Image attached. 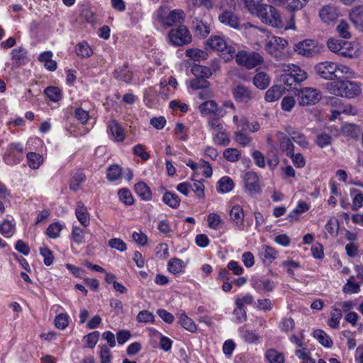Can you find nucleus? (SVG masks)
<instances>
[{
	"label": "nucleus",
	"instance_id": "f257e3e1",
	"mask_svg": "<svg viewBox=\"0 0 363 363\" xmlns=\"http://www.w3.org/2000/svg\"><path fill=\"white\" fill-rule=\"evenodd\" d=\"M259 32V33L257 34V36L267 38L264 49L268 54L277 60H284L287 57L285 52V49L288 45L286 40L277 36L270 37L268 31L265 29H260Z\"/></svg>",
	"mask_w": 363,
	"mask_h": 363
},
{
	"label": "nucleus",
	"instance_id": "f03ea898",
	"mask_svg": "<svg viewBox=\"0 0 363 363\" xmlns=\"http://www.w3.org/2000/svg\"><path fill=\"white\" fill-rule=\"evenodd\" d=\"M260 20L275 28H281L283 23L278 11L272 6L262 4L255 9Z\"/></svg>",
	"mask_w": 363,
	"mask_h": 363
},
{
	"label": "nucleus",
	"instance_id": "7ed1b4c3",
	"mask_svg": "<svg viewBox=\"0 0 363 363\" xmlns=\"http://www.w3.org/2000/svg\"><path fill=\"white\" fill-rule=\"evenodd\" d=\"M157 19L164 27H171L174 24L181 23L184 18L182 10H173L169 11L165 7H160L157 11Z\"/></svg>",
	"mask_w": 363,
	"mask_h": 363
},
{
	"label": "nucleus",
	"instance_id": "20e7f679",
	"mask_svg": "<svg viewBox=\"0 0 363 363\" xmlns=\"http://www.w3.org/2000/svg\"><path fill=\"white\" fill-rule=\"evenodd\" d=\"M295 95L301 106L315 105L321 99L320 91L312 87L296 89Z\"/></svg>",
	"mask_w": 363,
	"mask_h": 363
},
{
	"label": "nucleus",
	"instance_id": "39448f33",
	"mask_svg": "<svg viewBox=\"0 0 363 363\" xmlns=\"http://www.w3.org/2000/svg\"><path fill=\"white\" fill-rule=\"evenodd\" d=\"M235 61L238 65L250 69L261 65L264 59L256 52L240 51L235 55Z\"/></svg>",
	"mask_w": 363,
	"mask_h": 363
},
{
	"label": "nucleus",
	"instance_id": "423d86ee",
	"mask_svg": "<svg viewBox=\"0 0 363 363\" xmlns=\"http://www.w3.org/2000/svg\"><path fill=\"white\" fill-rule=\"evenodd\" d=\"M171 43L176 46H182L191 42V35L185 26H179L172 29L168 35Z\"/></svg>",
	"mask_w": 363,
	"mask_h": 363
},
{
	"label": "nucleus",
	"instance_id": "0eeeda50",
	"mask_svg": "<svg viewBox=\"0 0 363 363\" xmlns=\"http://www.w3.org/2000/svg\"><path fill=\"white\" fill-rule=\"evenodd\" d=\"M337 69H338L337 64L330 61L322 62L315 65L318 74L327 80L340 77L337 74Z\"/></svg>",
	"mask_w": 363,
	"mask_h": 363
},
{
	"label": "nucleus",
	"instance_id": "6e6552de",
	"mask_svg": "<svg viewBox=\"0 0 363 363\" xmlns=\"http://www.w3.org/2000/svg\"><path fill=\"white\" fill-rule=\"evenodd\" d=\"M294 51L298 55L306 57H313L319 52L317 43L313 40L306 39L294 45Z\"/></svg>",
	"mask_w": 363,
	"mask_h": 363
},
{
	"label": "nucleus",
	"instance_id": "1a4fd4ad",
	"mask_svg": "<svg viewBox=\"0 0 363 363\" xmlns=\"http://www.w3.org/2000/svg\"><path fill=\"white\" fill-rule=\"evenodd\" d=\"M207 45L210 48L216 50L219 52L225 51L230 55V57L235 54V49L230 45H228L225 40L220 35L211 36L207 40Z\"/></svg>",
	"mask_w": 363,
	"mask_h": 363
},
{
	"label": "nucleus",
	"instance_id": "9d476101",
	"mask_svg": "<svg viewBox=\"0 0 363 363\" xmlns=\"http://www.w3.org/2000/svg\"><path fill=\"white\" fill-rule=\"evenodd\" d=\"M199 109L203 115L213 114L218 117H223L225 115V111L222 108L218 107L216 102L213 100L203 102L199 105Z\"/></svg>",
	"mask_w": 363,
	"mask_h": 363
},
{
	"label": "nucleus",
	"instance_id": "9b49d317",
	"mask_svg": "<svg viewBox=\"0 0 363 363\" xmlns=\"http://www.w3.org/2000/svg\"><path fill=\"white\" fill-rule=\"evenodd\" d=\"M244 181L245 189L250 194H254L260 191L259 178L256 172H246L244 176Z\"/></svg>",
	"mask_w": 363,
	"mask_h": 363
},
{
	"label": "nucleus",
	"instance_id": "f8f14e48",
	"mask_svg": "<svg viewBox=\"0 0 363 363\" xmlns=\"http://www.w3.org/2000/svg\"><path fill=\"white\" fill-rule=\"evenodd\" d=\"M284 131L291 138V140L300 145L302 148L307 149L309 143L305 135L291 125L284 127Z\"/></svg>",
	"mask_w": 363,
	"mask_h": 363
},
{
	"label": "nucleus",
	"instance_id": "ddd939ff",
	"mask_svg": "<svg viewBox=\"0 0 363 363\" xmlns=\"http://www.w3.org/2000/svg\"><path fill=\"white\" fill-rule=\"evenodd\" d=\"M319 16L323 22L329 23L335 21L338 18L340 12L336 6L328 5L321 9Z\"/></svg>",
	"mask_w": 363,
	"mask_h": 363
},
{
	"label": "nucleus",
	"instance_id": "4468645a",
	"mask_svg": "<svg viewBox=\"0 0 363 363\" xmlns=\"http://www.w3.org/2000/svg\"><path fill=\"white\" fill-rule=\"evenodd\" d=\"M308 0H274L273 3L277 6H284L289 11H296L303 8Z\"/></svg>",
	"mask_w": 363,
	"mask_h": 363
},
{
	"label": "nucleus",
	"instance_id": "2eb2a0df",
	"mask_svg": "<svg viewBox=\"0 0 363 363\" xmlns=\"http://www.w3.org/2000/svg\"><path fill=\"white\" fill-rule=\"evenodd\" d=\"M232 93L235 99L238 102L247 103L252 98L251 91L243 85L235 86L232 90Z\"/></svg>",
	"mask_w": 363,
	"mask_h": 363
},
{
	"label": "nucleus",
	"instance_id": "dca6fc26",
	"mask_svg": "<svg viewBox=\"0 0 363 363\" xmlns=\"http://www.w3.org/2000/svg\"><path fill=\"white\" fill-rule=\"evenodd\" d=\"M282 70L283 72H289V74H291L294 78L296 83L302 82L307 78L306 72L298 66L293 64L283 65Z\"/></svg>",
	"mask_w": 363,
	"mask_h": 363
},
{
	"label": "nucleus",
	"instance_id": "f3484780",
	"mask_svg": "<svg viewBox=\"0 0 363 363\" xmlns=\"http://www.w3.org/2000/svg\"><path fill=\"white\" fill-rule=\"evenodd\" d=\"M277 136L279 139L280 149L284 152L287 156L294 152L295 146L293 144L291 138L286 132L284 133L278 131L277 133Z\"/></svg>",
	"mask_w": 363,
	"mask_h": 363
},
{
	"label": "nucleus",
	"instance_id": "a211bd4d",
	"mask_svg": "<svg viewBox=\"0 0 363 363\" xmlns=\"http://www.w3.org/2000/svg\"><path fill=\"white\" fill-rule=\"evenodd\" d=\"M339 79L328 82L325 85L326 90L330 94H333L337 96L345 97V89L346 80L341 79L340 77Z\"/></svg>",
	"mask_w": 363,
	"mask_h": 363
},
{
	"label": "nucleus",
	"instance_id": "6ab92c4d",
	"mask_svg": "<svg viewBox=\"0 0 363 363\" xmlns=\"http://www.w3.org/2000/svg\"><path fill=\"white\" fill-rule=\"evenodd\" d=\"M259 255L264 264L268 265L277 258L278 252L271 246L264 245L259 249Z\"/></svg>",
	"mask_w": 363,
	"mask_h": 363
},
{
	"label": "nucleus",
	"instance_id": "aec40b11",
	"mask_svg": "<svg viewBox=\"0 0 363 363\" xmlns=\"http://www.w3.org/2000/svg\"><path fill=\"white\" fill-rule=\"evenodd\" d=\"M349 16L350 21L355 28L363 31V5L352 9Z\"/></svg>",
	"mask_w": 363,
	"mask_h": 363
},
{
	"label": "nucleus",
	"instance_id": "412c9836",
	"mask_svg": "<svg viewBox=\"0 0 363 363\" xmlns=\"http://www.w3.org/2000/svg\"><path fill=\"white\" fill-rule=\"evenodd\" d=\"M230 220L238 227L239 229H242L244 223L245 213L242 208L236 205L234 206L230 211Z\"/></svg>",
	"mask_w": 363,
	"mask_h": 363
},
{
	"label": "nucleus",
	"instance_id": "4be33fe9",
	"mask_svg": "<svg viewBox=\"0 0 363 363\" xmlns=\"http://www.w3.org/2000/svg\"><path fill=\"white\" fill-rule=\"evenodd\" d=\"M75 214L77 216V218L80 222L82 225H83L84 227H86L89 224V214L87 211L86 207L84 206V204L79 201L77 203V207L75 209Z\"/></svg>",
	"mask_w": 363,
	"mask_h": 363
},
{
	"label": "nucleus",
	"instance_id": "5701e85b",
	"mask_svg": "<svg viewBox=\"0 0 363 363\" xmlns=\"http://www.w3.org/2000/svg\"><path fill=\"white\" fill-rule=\"evenodd\" d=\"M220 23L230 27L236 28L239 26L238 17L231 11H224L218 16Z\"/></svg>",
	"mask_w": 363,
	"mask_h": 363
},
{
	"label": "nucleus",
	"instance_id": "b1692460",
	"mask_svg": "<svg viewBox=\"0 0 363 363\" xmlns=\"http://www.w3.org/2000/svg\"><path fill=\"white\" fill-rule=\"evenodd\" d=\"M284 87L280 85H274L269 89L264 96L267 102H274L277 101L283 94Z\"/></svg>",
	"mask_w": 363,
	"mask_h": 363
},
{
	"label": "nucleus",
	"instance_id": "393cba45",
	"mask_svg": "<svg viewBox=\"0 0 363 363\" xmlns=\"http://www.w3.org/2000/svg\"><path fill=\"white\" fill-rule=\"evenodd\" d=\"M108 128L117 142H123L124 140V130L116 120H111L109 122Z\"/></svg>",
	"mask_w": 363,
	"mask_h": 363
},
{
	"label": "nucleus",
	"instance_id": "a878e982",
	"mask_svg": "<svg viewBox=\"0 0 363 363\" xmlns=\"http://www.w3.org/2000/svg\"><path fill=\"white\" fill-rule=\"evenodd\" d=\"M185 264L183 260L177 257L170 259L167 263V270L173 274L183 272Z\"/></svg>",
	"mask_w": 363,
	"mask_h": 363
},
{
	"label": "nucleus",
	"instance_id": "bb28decb",
	"mask_svg": "<svg viewBox=\"0 0 363 363\" xmlns=\"http://www.w3.org/2000/svg\"><path fill=\"white\" fill-rule=\"evenodd\" d=\"M344 96L346 98H354L361 91L360 86L359 84L349 80H346L345 87H344Z\"/></svg>",
	"mask_w": 363,
	"mask_h": 363
},
{
	"label": "nucleus",
	"instance_id": "cd10ccee",
	"mask_svg": "<svg viewBox=\"0 0 363 363\" xmlns=\"http://www.w3.org/2000/svg\"><path fill=\"white\" fill-rule=\"evenodd\" d=\"M192 25L196 34L201 38L206 37L210 33L209 27L201 20L195 18Z\"/></svg>",
	"mask_w": 363,
	"mask_h": 363
},
{
	"label": "nucleus",
	"instance_id": "c85d7f7f",
	"mask_svg": "<svg viewBox=\"0 0 363 363\" xmlns=\"http://www.w3.org/2000/svg\"><path fill=\"white\" fill-rule=\"evenodd\" d=\"M135 191L143 200L148 201L151 199L152 194L150 189L143 182H138L135 185Z\"/></svg>",
	"mask_w": 363,
	"mask_h": 363
},
{
	"label": "nucleus",
	"instance_id": "c756f323",
	"mask_svg": "<svg viewBox=\"0 0 363 363\" xmlns=\"http://www.w3.org/2000/svg\"><path fill=\"white\" fill-rule=\"evenodd\" d=\"M26 53L27 52L23 48L18 47L12 50L11 59L18 65L25 64L26 62Z\"/></svg>",
	"mask_w": 363,
	"mask_h": 363
},
{
	"label": "nucleus",
	"instance_id": "7c9ffc66",
	"mask_svg": "<svg viewBox=\"0 0 363 363\" xmlns=\"http://www.w3.org/2000/svg\"><path fill=\"white\" fill-rule=\"evenodd\" d=\"M269 77L263 72H258L253 78L254 84L260 89H264L269 84Z\"/></svg>",
	"mask_w": 363,
	"mask_h": 363
},
{
	"label": "nucleus",
	"instance_id": "2f4dec72",
	"mask_svg": "<svg viewBox=\"0 0 363 363\" xmlns=\"http://www.w3.org/2000/svg\"><path fill=\"white\" fill-rule=\"evenodd\" d=\"M86 180V176L82 171L76 172L72 177L69 183V189L72 191H76L79 189L81 184Z\"/></svg>",
	"mask_w": 363,
	"mask_h": 363
},
{
	"label": "nucleus",
	"instance_id": "473e14b6",
	"mask_svg": "<svg viewBox=\"0 0 363 363\" xmlns=\"http://www.w3.org/2000/svg\"><path fill=\"white\" fill-rule=\"evenodd\" d=\"M76 54L82 58L89 57L93 51L89 45L86 41L79 43L75 48Z\"/></svg>",
	"mask_w": 363,
	"mask_h": 363
},
{
	"label": "nucleus",
	"instance_id": "72a5a7b5",
	"mask_svg": "<svg viewBox=\"0 0 363 363\" xmlns=\"http://www.w3.org/2000/svg\"><path fill=\"white\" fill-rule=\"evenodd\" d=\"M114 77L118 80H121L125 82H130L132 79V73L126 66L120 67L114 72Z\"/></svg>",
	"mask_w": 363,
	"mask_h": 363
},
{
	"label": "nucleus",
	"instance_id": "f704fd0d",
	"mask_svg": "<svg viewBox=\"0 0 363 363\" xmlns=\"http://www.w3.org/2000/svg\"><path fill=\"white\" fill-rule=\"evenodd\" d=\"M162 201L165 204L172 208H178L181 202L179 197L176 194L170 191L164 193L162 197Z\"/></svg>",
	"mask_w": 363,
	"mask_h": 363
},
{
	"label": "nucleus",
	"instance_id": "c9c22d12",
	"mask_svg": "<svg viewBox=\"0 0 363 363\" xmlns=\"http://www.w3.org/2000/svg\"><path fill=\"white\" fill-rule=\"evenodd\" d=\"M179 322L180 325L191 333L196 330V325L194 322L189 318L185 313H182L179 316Z\"/></svg>",
	"mask_w": 363,
	"mask_h": 363
},
{
	"label": "nucleus",
	"instance_id": "e433bc0d",
	"mask_svg": "<svg viewBox=\"0 0 363 363\" xmlns=\"http://www.w3.org/2000/svg\"><path fill=\"white\" fill-rule=\"evenodd\" d=\"M313 336L324 347H331L333 345L331 338L322 330H315L313 332Z\"/></svg>",
	"mask_w": 363,
	"mask_h": 363
},
{
	"label": "nucleus",
	"instance_id": "4c0bfd02",
	"mask_svg": "<svg viewBox=\"0 0 363 363\" xmlns=\"http://www.w3.org/2000/svg\"><path fill=\"white\" fill-rule=\"evenodd\" d=\"M341 133L345 137L354 138L359 135L360 130L357 125L352 123H348L342 127Z\"/></svg>",
	"mask_w": 363,
	"mask_h": 363
},
{
	"label": "nucleus",
	"instance_id": "58836bf2",
	"mask_svg": "<svg viewBox=\"0 0 363 363\" xmlns=\"http://www.w3.org/2000/svg\"><path fill=\"white\" fill-rule=\"evenodd\" d=\"M223 157L228 162H236L241 157V152L237 148L229 147L223 152Z\"/></svg>",
	"mask_w": 363,
	"mask_h": 363
},
{
	"label": "nucleus",
	"instance_id": "ea45409f",
	"mask_svg": "<svg viewBox=\"0 0 363 363\" xmlns=\"http://www.w3.org/2000/svg\"><path fill=\"white\" fill-rule=\"evenodd\" d=\"M265 358L269 363H284L283 354L276 350H268L265 353Z\"/></svg>",
	"mask_w": 363,
	"mask_h": 363
},
{
	"label": "nucleus",
	"instance_id": "a19ab883",
	"mask_svg": "<svg viewBox=\"0 0 363 363\" xmlns=\"http://www.w3.org/2000/svg\"><path fill=\"white\" fill-rule=\"evenodd\" d=\"M208 226L213 230H218L223 225L221 217L215 213H211L207 216Z\"/></svg>",
	"mask_w": 363,
	"mask_h": 363
},
{
	"label": "nucleus",
	"instance_id": "79ce46f5",
	"mask_svg": "<svg viewBox=\"0 0 363 363\" xmlns=\"http://www.w3.org/2000/svg\"><path fill=\"white\" fill-rule=\"evenodd\" d=\"M186 55L194 61L203 60L208 57V54L206 52L197 48L186 50Z\"/></svg>",
	"mask_w": 363,
	"mask_h": 363
},
{
	"label": "nucleus",
	"instance_id": "37998d69",
	"mask_svg": "<svg viewBox=\"0 0 363 363\" xmlns=\"http://www.w3.org/2000/svg\"><path fill=\"white\" fill-rule=\"evenodd\" d=\"M191 72L195 77H201L205 78H209L212 75V72L210 68L199 65H194L191 67Z\"/></svg>",
	"mask_w": 363,
	"mask_h": 363
},
{
	"label": "nucleus",
	"instance_id": "c03bdc74",
	"mask_svg": "<svg viewBox=\"0 0 363 363\" xmlns=\"http://www.w3.org/2000/svg\"><path fill=\"white\" fill-rule=\"evenodd\" d=\"M27 160L29 167L33 169H38L43 162L42 156L33 152L27 154Z\"/></svg>",
	"mask_w": 363,
	"mask_h": 363
},
{
	"label": "nucleus",
	"instance_id": "a18cd8bd",
	"mask_svg": "<svg viewBox=\"0 0 363 363\" xmlns=\"http://www.w3.org/2000/svg\"><path fill=\"white\" fill-rule=\"evenodd\" d=\"M206 79L207 78L205 77H196L194 79L191 80L190 87L194 90L208 88L210 83L206 80Z\"/></svg>",
	"mask_w": 363,
	"mask_h": 363
},
{
	"label": "nucleus",
	"instance_id": "49530a36",
	"mask_svg": "<svg viewBox=\"0 0 363 363\" xmlns=\"http://www.w3.org/2000/svg\"><path fill=\"white\" fill-rule=\"evenodd\" d=\"M234 187L233 180L228 177H223L218 182V191L221 193H228Z\"/></svg>",
	"mask_w": 363,
	"mask_h": 363
},
{
	"label": "nucleus",
	"instance_id": "de8ad7c7",
	"mask_svg": "<svg viewBox=\"0 0 363 363\" xmlns=\"http://www.w3.org/2000/svg\"><path fill=\"white\" fill-rule=\"evenodd\" d=\"M245 132L246 130H240L235 132L234 139L242 147H246L252 140L251 138Z\"/></svg>",
	"mask_w": 363,
	"mask_h": 363
},
{
	"label": "nucleus",
	"instance_id": "09e8293b",
	"mask_svg": "<svg viewBox=\"0 0 363 363\" xmlns=\"http://www.w3.org/2000/svg\"><path fill=\"white\" fill-rule=\"evenodd\" d=\"M342 317V311L340 308H333L330 313V318L328 321V325L332 328H337L339 326L340 320Z\"/></svg>",
	"mask_w": 363,
	"mask_h": 363
},
{
	"label": "nucleus",
	"instance_id": "8fccbe9b",
	"mask_svg": "<svg viewBox=\"0 0 363 363\" xmlns=\"http://www.w3.org/2000/svg\"><path fill=\"white\" fill-rule=\"evenodd\" d=\"M338 54L345 57L352 58L356 55V50H354V48L352 46L351 43L344 41L341 50L339 51Z\"/></svg>",
	"mask_w": 363,
	"mask_h": 363
},
{
	"label": "nucleus",
	"instance_id": "3c124183",
	"mask_svg": "<svg viewBox=\"0 0 363 363\" xmlns=\"http://www.w3.org/2000/svg\"><path fill=\"white\" fill-rule=\"evenodd\" d=\"M354 277H351L344 285L342 291L345 294H357L360 291L359 284L353 281Z\"/></svg>",
	"mask_w": 363,
	"mask_h": 363
},
{
	"label": "nucleus",
	"instance_id": "603ef678",
	"mask_svg": "<svg viewBox=\"0 0 363 363\" xmlns=\"http://www.w3.org/2000/svg\"><path fill=\"white\" fill-rule=\"evenodd\" d=\"M214 143L220 146H227L230 144V140L224 130L217 131V133L213 137Z\"/></svg>",
	"mask_w": 363,
	"mask_h": 363
},
{
	"label": "nucleus",
	"instance_id": "864d4df0",
	"mask_svg": "<svg viewBox=\"0 0 363 363\" xmlns=\"http://www.w3.org/2000/svg\"><path fill=\"white\" fill-rule=\"evenodd\" d=\"M45 94L52 101H58L62 98V93L59 88L55 86H49L45 89Z\"/></svg>",
	"mask_w": 363,
	"mask_h": 363
},
{
	"label": "nucleus",
	"instance_id": "5fc2aeb1",
	"mask_svg": "<svg viewBox=\"0 0 363 363\" xmlns=\"http://www.w3.org/2000/svg\"><path fill=\"white\" fill-rule=\"evenodd\" d=\"M275 286L274 282L270 279H262L256 282V289L264 291H272Z\"/></svg>",
	"mask_w": 363,
	"mask_h": 363
},
{
	"label": "nucleus",
	"instance_id": "6e6d98bb",
	"mask_svg": "<svg viewBox=\"0 0 363 363\" xmlns=\"http://www.w3.org/2000/svg\"><path fill=\"white\" fill-rule=\"evenodd\" d=\"M69 317L67 313H60L55 318V325L60 330L65 329L69 325Z\"/></svg>",
	"mask_w": 363,
	"mask_h": 363
},
{
	"label": "nucleus",
	"instance_id": "4d7b16f0",
	"mask_svg": "<svg viewBox=\"0 0 363 363\" xmlns=\"http://www.w3.org/2000/svg\"><path fill=\"white\" fill-rule=\"evenodd\" d=\"M122 174L121 168L118 165H111L108 167L107 179L109 181H116L121 178Z\"/></svg>",
	"mask_w": 363,
	"mask_h": 363
},
{
	"label": "nucleus",
	"instance_id": "13d9d810",
	"mask_svg": "<svg viewBox=\"0 0 363 363\" xmlns=\"http://www.w3.org/2000/svg\"><path fill=\"white\" fill-rule=\"evenodd\" d=\"M100 333L99 331H94L84 337V340L86 342V347L93 349L96 345Z\"/></svg>",
	"mask_w": 363,
	"mask_h": 363
},
{
	"label": "nucleus",
	"instance_id": "bf43d9fd",
	"mask_svg": "<svg viewBox=\"0 0 363 363\" xmlns=\"http://www.w3.org/2000/svg\"><path fill=\"white\" fill-rule=\"evenodd\" d=\"M81 15L82 17L89 23L94 24L97 21L95 12L87 6L83 8Z\"/></svg>",
	"mask_w": 363,
	"mask_h": 363
},
{
	"label": "nucleus",
	"instance_id": "052dcab7",
	"mask_svg": "<svg viewBox=\"0 0 363 363\" xmlns=\"http://www.w3.org/2000/svg\"><path fill=\"white\" fill-rule=\"evenodd\" d=\"M62 229V226L59 223H53L50 224L47 230V235L51 238H57L60 236V233Z\"/></svg>",
	"mask_w": 363,
	"mask_h": 363
},
{
	"label": "nucleus",
	"instance_id": "680f3d73",
	"mask_svg": "<svg viewBox=\"0 0 363 363\" xmlns=\"http://www.w3.org/2000/svg\"><path fill=\"white\" fill-rule=\"evenodd\" d=\"M337 30L340 37L345 39L350 38V26L345 21H341L337 26Z\"/></svg>",
	"mask_w": 363,
	"mask_h": 363
},
{
	"label": "nucleus",
	"instance_id": "e2e57ef3",
	"mask_svg": "<svg viewBox=\"0 0 363 363\" xmlns=\"http://www.w3.org/2000/svg\"><path fill=\"white\" fill-rule=\"evenodd\" d=\"M40 254L44 257V264L46 266H50L52 264L54 256L52 252L47 246L40 248Z\"/></svg>",
	"mask_w": 363,
	"mask_h": 363
},
{
	"label": "nucleus",
	"instance_id": "0e129e2a",
	"mask_svg": "<svg viewBox=\"0 0 363 363\" xmlns=\"http://www.w3.org/2000/svg\"><path fill=\"white\" fill-rule=\"evenodd\" d=\"M137 320L139 323H153L155 320V316L154 315L146 310L141 311L139 312V313L137 315Z\"/></svg>",
	"mask_w": 363,
	"mask_h": 363
},
{
	"label": "nucleus",
	"instance_id": "69168bd1",
	"mask_svg": "<svg viewBox=\"0 0 363 363\" xmlns=\"http://www.w3.org/2000/svg\"><path fill=\"white\" fill-rule=\"evenodd\" d=\"M101 363H111L112 358L111 350L106 345H99Z\"/></svg>",
	"mask_w": 363,
	"mask_h": 363
},
{
	"label": "nucleus",
	"instance_id": "338daca9",
	"mask_svg": "<svg viewBox=\"0 0 363 363\" xmlns=\"http://www.w3.org/2000/svg\"><path fill=\"white\" fill-rule=\"evenodd\" d=\"M120 199L126 205H132L134 199L131 192L127 189H121L118 191Z\"/></svg>",
	"mask_w": 363,
	"mask_h": 363
},
{
	"label": "nucleus",
	"instance_id": "774afa93",
	"mask_svg": "<svg viewBox=\"0 0 363 363\" xmlns=\"http://www.w3.org/2000/svg\"><path fill=\"white\" fill-rule=\"evenodd\" d=\"M14 230V226L11 222L5 220L1 225H0V233L6 238L11 237Z\"/></svg>",
	"mask_w": 363,
	"mask_h": 363
}]
</instances>
